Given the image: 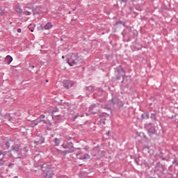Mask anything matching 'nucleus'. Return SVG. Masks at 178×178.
Returning <instances> with one entry per match:
<instances>
[{
    "label": "nucleus",
    "mask_w": 178,
    "mask_h": 178,
    "mask_svg": "<svg viewBox=\"0 0 178 178\" xmlns=\"http://www.w3.org/2000/svg\"><path fill=\"white\" fill-rule=\"evenodd\" d=\"M145 128L147 131V134L152 138V140H155L159 134H158V127L152 123H147L145 124Z\"/></svg>",
    "instance_id": "1"
},
{
    "label": "nucleus",
    "mask_w": 178,
    "mask_h": 178,
    "mask_svg": "<svg viewBox=\"0 0 178 178\" xmlns=\"http://www.w3.org/2000/svg\"><path fill=\"white\" fill-rule=\"evenodd\" d=\"M67 59L70 66H76L79 63V57L72 53L67 55Z\"/></svg>",
    "instance_id": "2"
},
{
    "label": "nucleus",
    "mask_w": 178,
    "mask_h": 178,
    "mask_svg": "<svg viewBox=\"0 0 178 178\" xmlns=\"http://www.w3.org/2000/svg\"><path fill=\"white\" fill-rule=\"evenodd\" d=\"M115 74L116 79L120 80L121 77H124V74H125L124 70H123V68L120 67L119 68L115 69Z\"/></svg>",
    "instance_id": "3"
},
{
    "label": "nucleus",
    "mask_w": 178,
    "mask_h": 178,
    "mask_svg": "<svg viewBox=\"0 0 178 178\" xmlns=\"http://www.w3.org/2000/svg\"><path fill=\"white\" fill-rule=\"evenodd\" d=\"M64 87L67 89L69 90L71 87H73V81H69V80H65L63 81Z\"/></svg>",
    "instance_id": "4"
},
{
    "label": "nucleus",
    "mask_w": 178,
    "mask_h": 178,
    "mask_svg": "<svg viewBox=\"0 0 178 178\" xmlns=\"http://www.w3.org/2000/svg\"><path fill=\"white\" fill-rule=\"evenodd\" d=\"M77 156H78L79 159H81V161H83V162H86L90 158V155H88V154H85V155L81 156H79V155H77Z\"/></svg>",
    "instance_id": "5"
},
{
    "label": "nucleus",
    "mask_w": 178,
    "mask_h": 178,
    "mask_svg": "<svg viewBox=\"0 0 178 178\" xmlns=\"http://www.w3.org/2000/svg\"><path fill=\"white\" fill-rule=\"evenodd\" d=\"M62 147H64L65 149H67V148L72 149L73 148V143L72 142H70L68 143H64L62 145Z\"/></svg>",
    "instance_id": "6"
},
{
    "label": "nucleus",
    "mask_w": 178,
    "mask_h": 178,
    "mask_svg": "<svg viewBox=\"0 0 178 178\" xmlns=\"http://www.w3.org/2000/svg\"><path fill=\"white\" fill-rule=\"evenodd\" d=\"M6 62L8 63V65H10L12 63V60H13V58L10 56H7L5 59Z\"/></svg>",
    "instance_id": "7"
},
{
    "label": "nucleus",
    "mask_w": 178,
    "mask_h": 178,
    "mask_svg": "<svg viewBox=\"0 0 178 178\" xmlns=\"http://www.w3.org/2000/svg\"><path fill=\"white\" fill-rule=\"evenodd\" d=\"M140 137H143L145 141H149L148 137H147V135L144 132H140L139 134Z\"/></svg>",
    "instance_id": "8"
},
{
    "label": "nucleus",
    "mask_w": 178,
    "mask_h": 178,
    "mask_svg": "<svg viewBox=\"0 0 178 178\" xmlns=\"http://www.w3.org/2000/svg\"><path fill=\"white\" fill-rule=\"evenodd\" d=\"M15 12H17V13H22V8H20L19 6H15V8H14Z\"/></svg>",
    "instance_id": "9"
},
{
    "label": "nucleus",
    "mask_w": 178,
    "mask_h": 178,
    "mask_svg": "<svg viewBox=\"0 0 178 178\" xmlns=\"http://www.w3.org/2000/svg\"><path fill=\"white\" fill-rule=\"evenodd\" d=\"M49 29H52V23L48 22L44 25V30H49Z\"/></svg>",
    "instance_id": "10"
},
{
    "label": "nucleus",
    "mask_w": 178,
    "mask_h": 178,
    "mask_svg": "<svg viewBox=\"0 0 178 178\" xmlns=\"http://www.w3.org/2000/svg\"><path fill=\"white\" fill-rule=\"evenodd\" d=\"M142 119H149V114L148 113H144L141 115Z\"/></svg>",
    "instance_id": "11"
},
{
    "label": "nucleus",
    "mask_w": 178,
    "mask_h": 178,
    "mask_svg": "<svg viewBox=\"0 0 178 178\" xmlns=\"http://www.w3.org/2000/svg\"><path fill=\"white\" fill-rule=\"evenodd\" d=\"M34 27H35V24H31L28 28L30 30V31H31V33H33L34 31Z\"/></svg>",
    "instance_id": "12"
},
{
    "label": "nucleus",
    "mask_w": 178,
    "mask_h": 178,
    "mask_svg": "<svg viewBox=\"0 0 178 178\" xmlns=\"http://www.w3.org/2000/svg\"><path fill=\"white\" fill-rule=\"evenodd\" d=\"M171 119H174V121L176 122V123H177L178 121V113H175V115H172L171 117H170Z\"/></svg>",
    "instance_id": "13"
},
{
    "label": "nucleus",
    "mask_w": 178,
    "mask_h": 178,
    "mask_svg": "<svg viewBox=\"0 0 178 178\" xmlns=\"http://www.w3.org/2000/svg\"><path fill=\"white\" fill-rule=\"evenodd\" d=\"M54 173L52 172V171H49L47 174H46V177L47 178H51L52 177Z\"/></svg>",
    "instance_id": "14"
},
{
    "label": "nucleus",
    "mask_w": 178,
    "mask_h": 178,
    "mask_svg": "<svg viewBox=\"0 0 178 178\" xmlns=\"http://www.w3.org/2000/svg\"><path fill=\"white\" fill-rule=\"evenodd\" d=\"M54 143H55L56 145L58 147V145H59V144H60V139L56 138L54 140Z\"/></svg>",
    "instance_id": "15"
},
{
    "label": "nucleus",
    "mask_w": 178,
    "mask_h": 178,
    "mask_svg": "<svg viewBox=\"0 0 178 178\" xmlns=\"http://www.w3.org/2000/svg\"><path fill=\"white\" fill-rule=\"evenodd\" d=\"M150 118L152 120H156V113H152Z\"/></svg>",
    "instance_id": "16"
},
{
    "label": "nucleus",
    "mask_w": 178,
    "mask_h": 178,
    "mask_svg": "<svg viewBox=\"0 0 178 178\" xmlns=\"http://www.w3.org/2000/svg\"><path fill=\"white\" fill-rule=\"evenodd\" d=\"M39 123H41V122L38 121L37 120H35L33 123H32V127H34V126H37V124H38Z\"/></svg>",
    "instance_id": "17"
},
{
    "label": "nucleus",
    "mask_w": 178,
    "mask_h": 178,
    "mask_svg": "<svg viewBox=\"0 0 178 178\" xmlns=\"http://www.w3.org/2000/svg\"><path fill=\"white\" fill-rule=\"evenodd\" d=\"M118 106L120 108H122V106H124V102H118Z\"/></svg>",
    "instance_id": "18"
},
{
    "label": "nucleus",
    "mask_w": 178,
    "mask_h": 178,
    "mask_svg": "<svg viewBox=\"0 0 178 178\" xmlns=\"http://www.w3.org/2000/svg\"><path fill=\"white\" fill-rule=\"evenodd\" d=\"M164 178H175V177L171 173H168Z\"/></svg>",
    "instance_id": "19"
},
{
    "label": "nucleus",
    "mask_w": 178,
    "mask_h": 178,
    "mask_svg": "<svg viewBox=\"0 0 178 178\" xmlns=\"http://www.w3.org/2000/svg\"><path fill=\"white\" fill-rule=\"evenodd\" d=\"M23 15H25V16H30L31 15V13H30V11H24L23 12Z\"/></svg>",
    "instance_id": "20"
},
{
    "label": "nucleus",
    "mask_w": 178,
    "mask_h": 178,
    "mask_svg": "<svg viewBox=\"0 0 178 178\" xmlns=\"http://www.w3.org/2000/svg\"><path fill=\"white\" fill-rule=\"evenodd\" d=\"M41 119H45V115H41L39 118L37 119L38 122H41Z\"/></svg>",
    "instance_id": "21"
},
{
    "label": "nucleus",
    "mask_w": 178,
    "mask_h": 178,
    "mask_svg": "<svg viewBox=\"0 0 178 178\" xmlns=\"http://www.w3.org/2000/svg\"><path fill=\"white\" fill-rule=\"evenodd\" d=\"M0 16H5V10L0 8Z\"/></svg>",
    "instance_id": "22"
},
{
    "label": "nucleus",
    "mask_w": 178,
    "mask_h": 178,
    "mask_svg": "<svg viewBox=\"0 0 178 178\" xmlns=\"http://www.w3.org/2000/svg\"><path fill=\"white\" fill-rule=\"evenodd\" d=\"M134 161L136 163V165H140V159H135Z\"/></svg>",
    "instance_id": "23"
},
{
    "label": "nucleus",
    "mask_w": 178,
    "mask_h": 178,
    "mask_svg": "<svg viewBox=\"0 0 178 178\" xmlns=\"http://www.w3.org/2000/svg\"><path fill=\"white\" fill-rule=\"evenodd\" d=\"M120 3H127V0H119Z\"/></svg>",
    "instance_id": "24"
},
{
    "label": "nucleus",
    "mask_w": 178,
    "mask_h": 178,
    "mask_svg": "<svg viewBox=\"0 0 178 178\" xmlns=\"http://www.w3.org/2000/svg\"><path fill=\"white\" fill-rule=\"evenodd\" d=\"M172 163L174 165H175V166H178V161H176V160L173 161Z\"/></svg>",
    "instance_id": "25"
},
{
    "label": "nucleus",
    "mask_w": 178,
    "mask_h": 178,
    "mask_svg": "<svg viewBox=\"0 0 178 178\" xmlns=\"http://www.w3.org/2000/svg\"><path fill=\"white\" fill-rule=\"evenodd\" d=\"M17 33H22V29H17Z\"/></svg>",
    "instance_id": "26"
},
{
    "label": "nucleus",
    "mask_w": 178,
    "mask_h": 178,
    "mask_svg": "<svg viewBox=\"0 0 178 178\" xmlns=\"http://www.w3.org/2000/svg\"><path fill=\"white\" fill-rule=\"evenodd\" d=\"M11 166H13V163H9L8 167L10 168Z\"/></svg>",
    "instance_id": "27"
},
{
    "label": "nucleus",
    "mask_w": 178,
    "mask_h": 178,
    "mask_svg": "<svg viewBox=\"0 0 178 178\" xmlns=\"http://www.w3.org/2000/svg\"><path fill=\"white\" fill-rule=\"evenodd\" d=\"M143 148H146L147 149H149V147H148V146H144Z\"/></svg>",
    "instance_id": "28"
},
{
    "label": "nucleus",
    "mask_w": 178,
    "mask_h": 178,
    "mask_svg": "<svg viewBox=\"0 0 178 178\" xmlns=\"http://www.w3.org/2000/svg\"><path fill=\"white\" fill-rule=\"evenodd\" d=\"M119 23H120V22H115V26H116L117 24H119Z\"/></svg>",
    "instance_id": "29"
},
{
    "label": "nucleus",
    "mask_w": 178,
    "mask_h": 178,
    "mask_svg": "<svg viewBox=\"0 0 178 178\" xmlns=\"http://www.w3.org/2000/svg\"><path fill=\"white\" fill-rule=\"evenodd\" d=\"M2 159H3V156H2L1 158H0V161H2Z\"/></svg>",
    "instance_id": "30"
},
{
    "label": "nucleus",
    "mask_w": 178,
    "mask_h": 178,
    "mask_svg": "<svg viewBox=\"0 0 178 178\" xmlns=\"http://www.w3.org/2000/svg\"><path fill=\"white\" fill-rule=\"evenodd\" d=\"M62 59H65V56H62Z\"/></svg>",
    "instance_id": "31"
},
{
    "label": "nucleus",
    "mask_w": 178,
    "mask_h": 178,
    "mask_svg": "<svg viewBox=\"0 0 178 178\" xmlns=\"http://www.w3.org/2000/svg\"><path fill=\"white\" fill-rule=\"evenodd\" d=\"M1 155H2V152H0V156H1Z\"/></svg>",
    "instance_id": "32"
},
{
    "label": "nucleus",
    "mask_w": 178,
    "mask_h": 178,
    "mask_svg": "<svg viewBox=\"0 0 178 178\" xmlns=\"http://www.w3.org/2000/svg\"><path fill=\"white\" fill-rule=\"evenodd\" d=\"M48 81H49L48 79H47V80H46V83H48Z\"/></svg>",
    "instance_id": "33"
},
{
    "label": "nucleus",
    "mask_w": 178,
    "mask_h": 178,
    "mask_svg": "<svg viewBox=\"0 0 178 178\" xmlns=\"http://www.w3.org/2000/svg\"><path fill=\"white\" fill-rule=\"evenodd\" d=\"M149 178H156V177H149Z\"/></svg>",
    "instance_id": "34"
},
{
    "label": "nucleus",
    "mask_w": 178,
    "mask_h": 178,
    "mask_svg": "<svg viewBox=\"0 0 178 178\" xmlns=\"http://www.w3.org/2000/svg\"><path fill=\"white\" fill-rule=\"evenodd\" d=\"M10 24H12V22H10Z\"/></svg>",
    "instance_id": "35"
},
{
    "label": "nucleus",
    "mask_w": 178,
    "mask_h": 178,
    "mask_svg": "<svg viewBox=\"0 0 178 178\" xmlns=\"http://www.w3.org/2000/svg\"><path fill=\"white\" fill-rule=\"evenodd\" d=\"M67 152L69 153V152H70V151H68Z\"/></svg>",
    "instance_id": "36"
},
{
    "label": "nucleus",
    "mask_w": 178,
    "mask_h": 178,
    "mask_svg": "<svg viewBox=\"0 0 178 178\" xmlns=\"http://www.w3.org/2000/svg\"><path fill=\"white\" fill-rule=\"evenodd\" d=\"M136 41H137V38H136Z\"/></svg>",
    "instance_id": "37"
},
{
    "label": "nucleus",
    "mask_w": 178,
    "mask_h": 178,
    "mask_svg": "<svg viewBox=\"0 0 178 178\" xmlns=\"http://www.w3.org/2000/svg\"><path fill=\"white\" fill-rule=\"evenodd\" d=\"M131 1H134V0H131Z\"/></svg>",
    "instance_id": "38"
},
{
    "label": "nucleus",
    "mask_w": 178,
    "mask_h": 178,
    "mask_svg": "<svg viewBox=\"0 0 178 178\" xmlns=\"http://www.w3.org/2000/svg\"><path fill=\"white\" fill-rule=\"evenodd\" d=\"M177 127H178V125H177Z\"/></svg>",
    "instance_id": "39"
}]
</instances>
